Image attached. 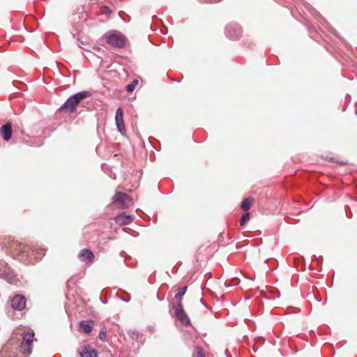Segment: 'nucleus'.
<instances>
[{
  "label": "nucleus",
  "instance_id": "obj_1",
  "mask_svg": "<svg viewBox=\"0 0 357 357\" xmlns=\"http://www.w3.org/2000/svg\"><path fill=\"white\" fill-rule=\"evenodd\" d=\"M11 248L14 257L23 263H29L33 259H41L45 254L44 248L17 242L13 243Z\"/></svg>",
  "mask_w": 357,
  "mask_h": 357
},
{
  "label": "nucleus",
  "instance_id": "obj_2",
  "mask_svg": "<svg viewBox=\"0 0 357 357\" xmlns=\"http://www.w3.org/2000/svg\"><path fill=\"white\" fill-rule=\"evenodd\" d=\"M91 96V93L88 91H82L78 92L69 97L64 104L60 107V110L68 109L70 112H73L79 103Z\"/></svg>",
  "mask_w": 357,
  "mask_h": 357
},
{
  "label": "nucleus",
  "instance_id": "obj_3",
  "mask_svg": "<svg viewBox=\"0 0 357 357\" xmlns=\"http://www.w3.org/2000/svg\"><path fill=\"white\" fill-rule=\"evenodd\" d=\"M107 43L115 48H122L126 45V37L121 33L113 31L105 34Z\"/></svg>",
  "mask_w": 357,
  "mask_h": 357
},
{
  "label": "nucleus",
  "instance_id": "obj_4",
  "mask_svg": "<svg viewBox=\"0 0 357 357\" xmlns=\"http://www.w3.org/2000/svg\"><path fill=\"white\" fill-rule=\"evenodd\" d=\"M172 308L174 310L176 318L183 326L190 325V320L183 309L181 302H176L172 305Z\"/></svg>",
  "mask_w": 357,
  "mask_h": 357
},
{
  "label": "nucleus",
  "instance_id": "obj_5",
  "mask_svg": "<svg viewBox=\"0 0 357 357\" xmlns=\"http://www.w3.org/2000/svg\"><path fill=\"white\" fill-rule=\"evenodd\" d=\"M241 27L237 23H230L225 29V34L231 40H237L241 35Z\"/></svg>",
  "mask_w": 357,
  "mask_h": 357
},
{
  "label": "nucleus",
  "instance_id": "obj_6",
  "mask_svg": "<svg viewBox=\"0 0 357 357\" xmlns=\"http://www.w3.org/2000/svg\"><path fill=\"white\" fill-rule=\"evenodd\" d=\"M33 333H24L23 340L20 344V350L24 354H30L31 353V346L33 342Z\"/></svg>",
  "mask_w": 357,
  "mask_h": 357
},
{
  "label": "nucleus",
  "instance_id": "obj_7",
  "mask_svg": "<svg viewBox=\"0 0 357 357\" xmlns=\"http://www.w3.org/2000/svg\"><path fill=\"white\" fill-rule=\"evenodd\" d=\"M113 200L120 208H128L131 205V201L127 194L124 192H119L114 197Z\"/></svg>",
  "mask_w": 357,
  "mask_h": 357
},
{
  "label": "nucleus",
  "instance_id": "obj_8",
  "mask_svg": "<svg viewBox=\"0 0 357 357\" xmlns=\"http://www.w3.org/2000/svg\"><path fill=\"white\" fill-rule=\"evenodd\" d=\"M26 298L21 295H15L11 301V306L15 310L21 311L26 307Z\"/></svg>",
  "mask_w": 357,
  "mask_h": 357
},
{
  "label": "nucleus",
  "instance_id": "obj_9",
  "mask_svg": "<svg viewBox=\"0 0 357 357\" xmlns=\"http://www.w3.org/2000/svg\"><path fill=\"white\" fill-rule=\"evenodd\" d=\"M79 355L81 357H97L98 352L93 346L91 344H84L79 349Z\"/></svg>",
  "mask_w": 357,
  "mask_h": 357
},
{
  "label": "nucleus",
  "instance_id": "obj_10",
  "mask_svg": "<svg viewBox=\"0 0 357 357\" xmlns=\"http://www.w3.org/2000/svg\"><path fill=\"white\" fill-rule=\"evenodd\" d=\"M115 121L119 132L121 134H124L126 132V128L123 121V110L121 108L116 109Z\"/></svg>",
  "mask_w": 357,
  "mask_h": 357
},
{
  "label": "nucleus",
  "instance_id": "obj_11",
  "mask_svg": "<svg viewBox=\"0 0 357 357\" xmlns=\"http://www.w3.org/2000/svg\"><path fill=\"white\" fill-rule=\"evenodd\" d=\"M134 218L132 215H127L125 212H123L118 215L115 218V222L117 225L122 226L131 223Z\"/></svg>",
  "mask_w": 357,
  "mask_h": 357
},
{
  "label": "nucleus",
  "instance_id": "obj_12",
  "mask_svg": "<svg viewBox=\"0 0 357 357\" xmlns=\"http://www.w3.org/2000/svg\"><path fill=\"white\" fill-rule=\"evenodd\" d=\"M78 258L81 261L90 263L93 261L94 259V255L91 250L89 249H83L79 252Z\"/></svg>",
  "mask_w": 357,
  "mask_h": 357
},
{
  "label": "nucleus",
  "instance_id": "obj_13",
  "mask_svg": "<svg viewBox=\"0 0 357 357\" xmlns=\"http://www.w3.org/2000/svg\"><path fill=\"white\" fill-rule=\"evenodd\" d=\"M1 137L4 141H8L12 137L13 130L10 123L3 124L0 128Z\"/></svg>",
  "mask_w": 357,
  "mask_h": 357
},
{
  "label": "nucleus",
  "instance_id": "obj_14",
  "mask_svg": "<svg viewBox=\"0 0 357 357\" xmlns=\"http://www.w3.org/2000/svg\"><path fill=\"white\" fill-rule=\"evenodd\" d=\"M0 277L9 283H12L14 280L15 275L10 270V267L0 268Z\"/></svg>",
  "mask_w": 357,
  "mask_h": 357
},
{
  "label": "nucleus",
  "instance_id": "obj_15",
  "mask_svg": "<svg viewBox=\"0 0 357 357\" xmlns=\"http://www.w3.org/2000/svg\"><path fill=\"white\" fill-rule=\"evenodd\" d=\"M253 202H254L253 198H251V197L245 198L241 204V209H243L245 211H248L250 208Z\"/></svg>",
  "mask_w": 357,
  "mask_h": 357
},
{
  "label": "nucleus",
  "instance_id": "obj_16",
  "mask_svg": "<svg viewBox=\"0 0 357 357\" xmlns=\"http://www.w3.org/2000/svg\"><path fill=\"white\" fill-rule=\"evenodd\" d=\"M79 327L85 333H89L92 331L91 324L86 321H82L79 322Z\"/></svg>",
  "mask_w": 357,
  "mask_h": 357
},
{
  "label": "nucleus",
  "instance_id": "obj_17",
  "mask_svg": "<svg viewBox=\"0 0 357 357\" xmlns=\"http://www.w3.org/2000/svg\"><path fill=\"white\" fill-rule=\"evenodd\" d=\"M305 7L309 10V11L314 16L317 20L320 21L322 24H324L326 23V21L322 18L321 15L315 10L313 8L310 6V5L307 4L305 6Z\"/></svg>",
  "mask_w": 357,
  "mask_h": 357
},
{
  "label": "nucleus",
  "instance_id": "obj_18",
  "mask_svg": "<svg viewBox=\"0 0 357 357\" xmlns=\"http://www.w3.org/2000/svg\"><path fill=\"white\" fill-rule=\"evenodd\" d=\"M187 290V287H182L178 288L177 294L175 295L176 302H181L183 296L185 295Z\"/></svg>",
  "mask_w": 357,
  "mask_h": 357
},
{
  "label": "nucleus",
  "instance_id": "obj_19",
  "mask_svg": "<svg viewBox=\"0 0 357 357\" xmlns=\"http://www.w3.org/2000/svg\"><path fill=\"white\" fill-rule=\"evenodd\" d=\"M250 218V213L248 211L244 213L240 219V225L243 226Z\"/></svg>",
  "mask_w": 357,
  "mask_h": 357
},
{
  "label": "nucleus",
  "instance_id": "obj_20",
  "mask_svg": "<svg viewBox=\"0 0 357 357\" xmlns=\"http://www.w3.org/2000/svg\"><path fill=\"white\" fill-rule=\"evenodd\" d=\"M129 335L130 338L132 340H137L139 338H142L143 337L142 334L139 333L137 331H129Z\"/></svg>",
  "mask_w": 357,
  "mask_h": 357
},
{
  "label": "nucleus",
  "instance_id": "obj_21",
  "mask_svg": "<svg viewBox=\"0 0 357 357\" xmlns=\"http://www.w3.org/2000/svg\"><path fill=\"white\" fill-rule=\"evenodd\" d=\"M138 84L137 79L133 80L130 84L126 86V90L128 92H132L135 90L136 85Z\"/></svg>",
  "mask_w": 357,
  "mask_h": 357
},
{
  "label": "nucleus",
  "instance_id": "obj_22",
  "mask_svg": "<svg viewBox=\"0 0 357 357\" xmlns=\"http://www.w3.org/2000/svg\"><path fill=\"white\" fill-rule=\"evenodd\" d=\"M194 357H204V354L202 348L197 347L194 354Z\"/></svg>",
  "mask_w": 357,
  "mask_h": 357
},
{
  "label": "nucleus",
  "instance_id": "obj_23",
  "mask_svg": "<svg viewBox=\"0 0 357 357\" xmlns=\"http://www.w3.org/2000/svg\"><path fill=\"white\" fill-rule=\"evenodd\" d=\"M110 8L107 6H103L100 7V13L104 15H108L111 13Z\"/></svg>",
  "mask_w": 357,
  "mask_h": 357
},
{
  "label": "nucleus",
  "instance_id": "obj_24",
  "mask_svg": "<svg viewBox=\"0 0 357 357\" xmlns=\"http://www.w3.org/2000/svg\"><path fill=\"white\" fill-rule=\"evenodd\" d=\"M99 338L100 340H101L102 341H106L107 340V332L105 331H101L100 333H99Z\"/></svg>",
  "mask_w": 357,
  "mask_h": 357
},
{
  "label": "nucleus",
  "instance_id": "obj_25",
  "mask_svg": "<svg viewBox=\"0 0 357 357\" xmlns=\"http://www.w3.org/2000/svg\"><path fill=\"white\" fill-rule=\"evenodd\" d=\"M157 298L158 301H163L165 299V296H162V297H160V296H157Z\"/></svg>",
  "mask_w": 357,
  "mask_h": 357
}]
</instances>
